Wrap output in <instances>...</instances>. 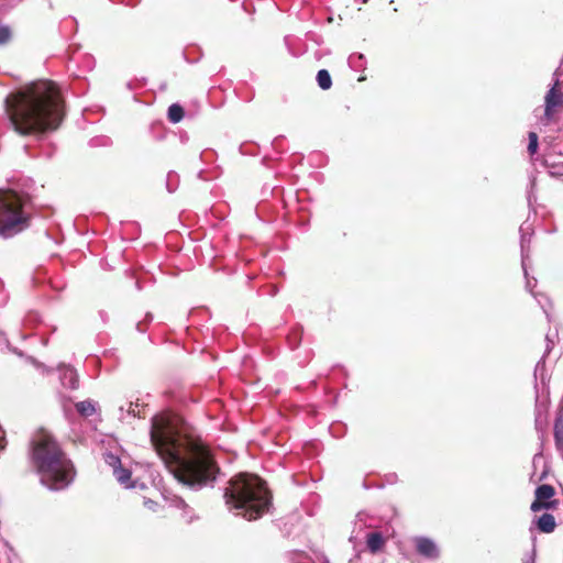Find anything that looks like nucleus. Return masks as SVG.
Segmentation results:
<instances>
[{"label":"nucleus","mask_w":563,"mask_h":563,"mask_svg":"<svg viewBox=\"0 0 563 563\" xmlns=\"http://www.w3.org/2000/svg\"><path fill=\"white\" fill-rule=\"evenodd\" d=\"M151 443L174 477L185 486L213 483L220 467L210 449L188 433L184 419L172 412L152 418Z\"/></svg>","instance_id":"nucleus-1"},{"label":"nucleus","mask_w":563,"mask_h":563,"mask_svg":"<svg viewBox=\"0 0 563 563\" xmlns=\"http://www.w3.org/2000/svg\"><path fill=\"white\" fill-rule=\"evenodd\" d=\"M416 551L426 559L435 560L440 556V550L437 543L427 537H417L413 539Z\"/></svg>","instance_id":"nucleus-8"},{"label":"nucleus","mask_w":563,"mask_h":563,"mask_svg":"<svg viewBox=\"0 0 563 563\" xmlns=\"http://www.w3.org/2000/svg\"><path fill=\"white\" fill-rule=\"evenodd\" d=\"M4 446H5V439H4V437L1 435L0 437V450L4 449Z\"/></svg>","instance_id":"nucleus-21"},{"label":"nucleus","mask_w":563,"mask_h":563,"mask_svg":"<svg viewBox=\"0 0 563 563\" xmlns=\"http://www.w3.org/2000/svg\"><path fill=\"white\" fill-rule=\"evenodd\" d=\"M528 139H529L528 152L530 155H533L538 151V135L536 132H529Z\"/></svg>","instance_id":"nucleus-17"},{"label":"nucleus","mask_w":563,"mask_h":563,"mask_svg":"<svg viewBox=\"0 0 563 563\" xmlns=\"http://www.w3.org/2000/svg\"><path fill=\"white\" fill-rule=\"evenodd\" d=\"M185 111L179 103H173L167 111V118L173 123H178L184 119Z\"/></svg>","instance_id":"nucleus-12"},{"label":"nucleus","mask_w":563,"mask_h":563,"mask_svg":"<svg viewBox=\"0 0 563 563\" xmlns=\"http://www.w3.org/2000/svg\"><path fill=\"white\" fill-rule=\"evenodd\" d=\"M77 411L82 417H90L96 413V406L91 400H82L76 404Z\"/></svg>","instance_id":"nucleus-13"},{"label":"nucleus","mask_w":563,"mask_h":563,"mask_svg":"<svg viewBox=\"0 0 563 563\" xmlns=\"http://www.w3.org/2000/svg\"><path fill=\"white\" fill-rule=\"evenodd\" d=\"M544 103V117L547 120H552L554 113L563 108V91L561 89L560 80H556L547 92Z\"/></svg>","instance_id":"nucleus-7"},{"label":"nucleus","mask_w":563,"mask_h":563,"mask_svg":"<svg viewBox=\"0 0 563 563\" xmlns=\"http://www.w3.org/2000/svg\"><path fill=\"white\" fill-rule=\"evenodd\" d=\"M30 461L40 483L51 490L67 488L76 477L73 461L57 440L44 430L36 432L30 442Z\"/></svg>","instance_id":"nucleus-3"},{"label":"nucleus","mask_w":563,"mask_h":563,"mask_svg":"<svg viewBox=\"0 0 563 563\" xmlns=\"http://www.w3.org/2000/svg\"><path fill=\"white\" fill-rule=\"evenodd\" d=\"M113 474L117 477V479L121 483L128 482L131 477L130 471L122 467L121 465L113 471Z\"/></svg>","instance_id":"nucleus-16"},{"label":"nucleus","mask_w":563,"mask_h":563,"mask_svg":"<svg viewBox=\"0 0 563 563\" xmlns=\"http://www.w3.org/2000/svg\"><path fill=\"white\" fill-rule=\"evenodd\" d=\"M385 543L386 540L384 539L380 532H372L368 533L366 537V545L372 553L383 551Z\"/></svg>","instance_id":"nucleus-10"},{"label":"nucleus","mask_w":563,"mask_h":563,"mask_svg":"<svg viewBox=\"0 0 563 563\" xmlns=\"http://www.w3.org/2000/svg\"><path fill=\"white\" fill-rule=\"evenodd\" d=\"M64 385L69 387L70 389H77L79 386V378L76 372L68 369L64 373L63 376Z\"/></svg>","instance_id":"nucleus-15"},{"label":"nucleus","mask_w":563,"mask_h":563,"mask_svg":"<svg viewBox=\"0 0 563 563\" xmlns=\"http://www.w3.org/2000/svg\"><path fill=\"white\" fill-rule=\"evenodd\" d=\"M104 461L107 462L108 465H110L113 468V471L121 464V460L119 459V456L112 453H106Z\"/></svg>","instance_id":"nucleus-19"},{"label":"nucleus","mask_w":563,"mask_h":563,"mask_svg":"<svg viewBox=\"0 0 563 563\" xmlns=\"http://www.w3.org/2000/svg\"><path fill=\"white\" fill-rule=\"evenodd\" d=\"M12 37L11 29L7 25H0V45H4L10 42Z\"/></svg>","instance_id":"nucleus-18"},{"label":"nucleus","mask_w":563,"mask_h":563,"mask_svg":"<svg viewBox=\"0 0 563 563\" xmlns=\"http://www.w3.org/2000/svg\"><path fill=\"white\" fill-rule=\"evenodd\" d=\"M537 528L542 533H552L556 528L554 516L549 512H544L538 518Z\"/></svg>","instance_id":"nucleus-9"},{"label":"nucleus","mask_w":563,"mask_h":563,"mask_svg":"<svg viewBox=\"0 0 563 563\" xmlns=\"http://www.w3.org/2000/svg\"><path fill=\"white\" fill-rule=\"evenodd\" d=\"M555 488L550 484H542L534 490V500L531 503L530 509L533 512L541 510L556 509L560 501L555 499Z\"/></svg>","instance_id":"nucleus-6"},{"label":"nucleus","mask_w":563,"mask_h":563,"mask_svg":"<svg viewBox=\"0 0 563 563\" xmlns=\"http://www.w3.org/2000/svg\"><path fill=\"white\" fill-rule=\"evenodd\" d=\"M5 112L20 135L44 134L59 129L66 106L56 82L32 81L5 98Z\"/></svg>","instance_id":"nucleus-2"},{"label":"nucleus","mask_w":563,"mask_h":563,"mask_svg":"<svg viewBox=\"0 0 563 563\" xmlns=\"http://www.w3.org/2000/svg\"><path fill=\"white\" fill-rule=\"evenodd\" d=\"M223 498L230 510H238L247 520H255L269 510L272 494L257 475L239 473L224 489Z\"/></svg>","instance_id":"nucleus-4"},{"label":"nucleus","mask_w":563,"mask_h":563,"mask_svg":"<svg viewBox=\"0 0 563 563\" xmlns=\"http://www.w3.org/2000/svg\"><path fill=\"white\" fill-rule=\"evenodd\" d=\"M526 563H534V561H533V560H531V561H529V562H526Z\"/></svg>","instance_id":"nucleus-22"},{"label":"nucleus","mask_w":563,"mask_h":563,"mask_svg":"<svg viewBox=\"0 0 563 563\" xmlns=\"http://www.w3.org/2000/svg\"><path fill=\"white\" fill-rule=\"evenodd\" d=\"M32 214L26 199L11 189H0V236L10 239L29 229Z\"/></svg>","instance_id":"nucleus-5"},{"label":"nucleus","mask_w":563,"mask_h":563,"mask_svg":"<svg viewBox=\"0 0 563 563\" xmlns=\"http://www.w3.org/2000/svg\"><path fill=\"white\" fill-rule=\"evenodd\" d=\"M144 507L148 511L157 512L159 508H162L156 501H153L151 499L144 500Z\"/></svg>","instance_id":"nucleus-20"},{"label":"nucleus","mask_w":563,"mask_h":563,"mask_svg":"<svg viewBox=\"0 0 563 563\" xmlns=\"http://www.w3.org/2000/svg\"><path fill=\"white\" fill-rule=\"evenodd\" d=\"M317 81L321 89L328 90L332 86V79L327 69H321L317 74Z\"/></svg>","instance_id":"nucleus-14"},{"label":"nucleus","mask_w":563,"mask_h":563,"mask_svg":"<svg viewBox=\"0 0 563 563\" xmlns=\"http://www.w3.org/2000/svg\"><path fill=\"white\" fill-rule=\"evenodd\" d=\"M555 446L563 452V405L561 406L554 423Z\"/></svg>","instance_id":"nucleus-11"}]
</instances>
